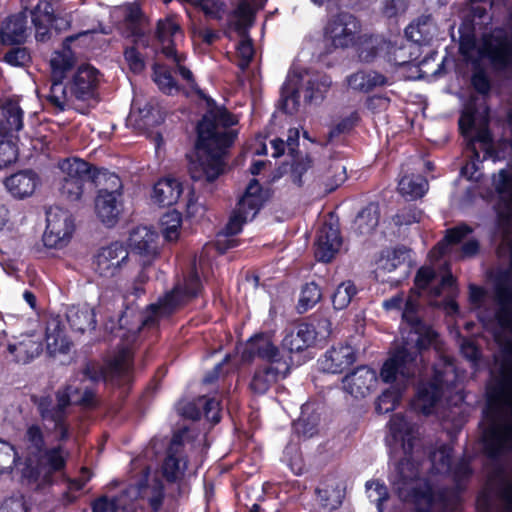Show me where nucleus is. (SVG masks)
<instances>
[{
    "instance_id": "7c9ffc66",
    "label": "nucleus",
    "mask_w": 512,
    "mask_h": 512,
    "mask_svg": "<svg viewBox=\"0 0 512 512\" xmlns=\"http://www.w3.org/2000/svg\"><path fill=\"white\" fill-rule=\"evenodd\" d=\"M189 459L186 453L167 451L161 465V473L168 483L183 480L188 469Z\"/></svg>"
},
{
    "instance_id": "338daca9",
    "label": "nucleus",
    "mask_w": 512,
    "mask_h": 512,
    "mask_svg": "<svg viewBox=\"0 0 512 512\" xmlns=\"http://www.w3.org/2000/svg\"><path fill=\"white\" fill-rule=\"evenodd\" d=\"M124 59L126 60L130 70L135 73H141L145 69V61L135 46L127 47L124 50Z\"/></svg>"
},
{
    "instance_id": "37998d69",
    "label": "nucleus",
    "mask_w": 512,
    "mask_h": 512,
    "mask_svg": "<svg viewBox=\"0 0 512 512\" xmlns=\"http://www.w3.org/2000/svg\"><path fill=\"white\" fill-rule=\"evenodd\" d=\"M322 298V291L319 285L312 281L305 283L301 288L300 297L297 304L299 313H305L312 309Z\"/></svg>"
},
{
    "instance_id": "6e6d98bb",
    "label": "nucleus",
    "mask_w": 512,
    "mask_h": 512,
    "mask_svg": "<svg viewBox=\"0 0 512 512\" xmlns=\"http://www.w3.org/2000/svg\"><path fill=\"white\" fill-rule=\"evenodd\" d=\"M3 60L13 67H29L32 63V56L27 47L15 46L4 54Z\"/></svg>"
},
{
    "instance_id": "4d7b16f0",
    "label": "nucleus",
    "mask_w": 512,
    "mask_h": 512,
    "mask_svg": "<svg viewBox=\"0 0 512 512\" xmlns=\"http://www.w3.org/2000/svg\"><path fill=\"white\" fill-rule=\"evenodd\" d=\"M293 163L291 165V178L294 184L298 187H302L304 184V174L313 166V159L309 154L304 157H293Z\"/></svg>"
},
{
    "instance_id": "0eeeda50",
    "label": "nucleus",
    "mask_w": 512,
    "mask_h": 512,
    "mask_svg": "<svg viewBox=\"0 0 512 512\" xmlns=\"http://www.w3.org/2000/svg\"><path fill=\"white\" fill-rule=\"evenodd\" d=\"M202 290L201 278L193 270L183 277V281L176 282L156 303L150 304L149 310L156 317H169L197 298Z\"/></svg>"
},
{
    "instance_id": "bf43d9fd",
    "label": "nucleus",
    "mask_w": 512,
    "mask_h": 512,
    "mask_svg": "<svg viewBox=\"0 0 512 512\" xmlns=\"http://www.w3.org/2000/svg\"><path fill=\"white\" fill-rule=\"evenodd\" d=\"M293 428L299 437L311 438L318 433V417L311 415L306 418H299L293 424Z\"/></svg>"
},
{
    "instance_id": "e2e57ef3",
    "label": "nucleus",
    "mask_w": 512,
    "mask_h": 512,
    "mask_svg": "<svg viewBox=\"0 0 512 512\" xmlns=\"http://www.w3.org/2000/svg\"><path fill=\"white\" fill-rule=\"evenodd\" d=\"M493 477L501 480V487L499 489V497L512 508V481L505 475V469L499 465L493 472Z\"/></svg>"
},
{
    "instance_id": "aec40b11",
    "label": "nucleus",
    "mask_w": 512,
    "mask_h": 512,
    "mask_svg": "<svg viewBox=\"0 0 512 512\" xmlns=\"http://www.w3.org/2000/svg\"><path fill=\"white\" fill-rule=\"evenodd\" d=\"M182 35L181 26L173 17L158 20L155 37L161 44V53L176 64L184 61V56L177 52L175 44L176 38Z\"/></svg>"
},
{
    "instance_id": "7ed1b4c3",
    "label": "nucleus",
    "mask_w": 512,
    "mask_h": 512,
    "mask_svg": "<svg viewBox=\"0 0 512 512\" xmlns=\"http://www.w3.org/2000/svg\"><path fill=\"white\" fill-rule=\"evenodd\" d=\"M24 439L29 452L23 476L31 483L42 480L46 484H51L56 474L66 470L69 451L62 445L47 447L44 432L39 424L29 425Z\"/></svg>"
},
{
    "instance_id": "de8ad7c7",
    "label": "nucleus",
    "mask_w": 512,
    "mask_h": 512,
    "mask_svg": "<svg viewBox=\"0 0 512 512\" xmlns=\"http://www.w3.org/2000/svg\"><path fill=\"white\" fill-rule=\"evenodd\" d=\"M402 398L400 389L390 387L384 390L377 398L375 403V411L378 414H386L392 412L399 405Z\"/></svg>"
},
{
    "instance_id": "13d9d810",
    "label": "nucleus",
    "mask_w": 512,
    "mask_h": 512,
    "mask_svg": "<svg viewBox=\"0 0 512 512\" xmlns=\"http://www.w3.org/2000/svg\"><path fill=\"white\" fill-rule=\"evenodd\" d=\"M360 121V116L357 111H353L350 115L347 117L341 119L335 126H333L327 137V142H332L335 138L340 136L341 134H346L351 132L354 127L358 124Z\"/></svg>"
},
{
    "instance_id": "2eb2a0df",
    "label": "nucleus",
    "mask_w": 512,
    "mask_h": 512,
    "mask_svg": "<svg viewBox=\"0 0 512 512\" xmlns=\"http://www.w3.org/2000/svg\"><path fill=\"white\" fill-rule=\"evenodd\" d=\"M113 189L107 188L99 189L95 199V211L100 221L107 227H113L119 219L123 209L122 197V182L117 175L110 177Z\"/></svg>"
},
{
    "instance_id": "4468645a",
    "label": "nucleus",
    "mask_w": 512,
    "mask_h": 512,
    "mask_svg": "<svg viewBox=\"0 0 512 512\" xmlns=\"http://www.w3.org/2000/svg\"><path fill=\"white\" fill-rule=\"evenodd\" d=\"M417 353L405 346L397 347L390 353L380 369V377L384 383L392 384L398 378L408 381L415 375Z\"/></svg>"
},
{
    "instance_id": "864d4df0",
    "label": "nucleus",
    "mask_w": 512,
    "mask_h": 512,
    "mask_svg": "<svg viewBox=\"0 0 512 512\" xmlns=\"http://www.w3.org/2000/svg\"><path fill=\"white\" fill-rule=\"evenodd\" d=\"M471 85L473 89L481 94L488 95L491 91V81L485 70L478 60L472 62Z\"/></svg>"
},
{
    "instance_id": "f03ea898",
    "label": "nucleus",
    "mask_w": 512,
    "mask_h": 512,
    "mask_svg": "<svg viewBox=\"0 0 512 512\" xmlns=\"http://www.w3.org/2000/svg\"><path fill=\"white\" fill-rule=\"evenodd\" d=\"M488 425L480 437L483 454L498 461L512 451V375H503L486 390Z\"/></svg>"
},
{
    "instance_id": "6ab92c4d",
    "label": "nucleus",
    "mask_w": 512,
    "mask_h": 512,
    "mask_svg": "<svg viewBox=\"0 0 512 512\" xmlns=\"http://www.w3.org/2000/svg\"><path fill=\"white\" fill-rule=\"evenodd\" d=\"M289 372L290 366L286 362L258 365L252 374L249 389L253 394L264 395L279 379L286 378Z\"/></svg>"
},
{
    "instance_id": "bb28decb",
    "label": "nucleus",
    "mask_w": 512,
    "mask_h": 512,
    "mask_svg": "<svg viewBox=\"0 0 512 512\" xmlns=\"http://www.w3.org/2000/svg\"><path fill=\"white\" fill-rule=\"evenodd\" d=\"M7 349L16 363L27 364L42 353L43 341L35 334H27L17 343L9 344Z\"/></svg>"
},
{
    "instance_id": "6e6552de",
    "label": "nucleus",
    "mask_w": 512,
    "mask_h": 512,
    "mask_svg": "<svg viewBox=\"0 0 512 512\" xmlns=\"http://www.w3.org/2000/svg\"><path fill=\"white\" fill-rule=\"evenodd\" d=\"M361 24L350 12L341 11L332 15L324 27L325 52L347 49L357 45Z\"/></svg>"
},
{
    "instance_id": "c756f323",
    "label": "nucleus",
    "mask_w": 512,
    "mask_h": 512,
    "mask_svg": "<svg viewBox=\"0 0 512 512\" xmlns=\"http://www.w3.org/2000/svg\"><path fill=\"white\" fill-rule=\"evenodd\" d=\"M24 111L17 101L7 100L2 107L0 119V137L8 138L22 130Z\"/></svg>"
},
{
    "instance_id": "e433bc0d",
    "label": "nucleus",
    "mask_w": 512,
    "mask_h": 512,
    "mask_svg": "<svg viewBox=\"0 0 512 512\" xmlns=\"http://www.w3.org/2000/svg\"><path fill=\"white\" fill-rule=\"evenodd\" d=\"M397 189L407 200H416L425 195L428 190V182L420 174H406L399 180Z\"/></svg>"
},
{
    "instance_id": "412c9836",
    "label": "nucleus",
    "mask_w": 512,
    "mask_h": 512,
    "mask_svg": "<svg viewBox=\"0 0 512 512\" xmlns=\"http://www.w3.org/2000/svg\"><path fill=\"white\" fill-rule=\"evenodd\" d=\"M511 273L509 270L501 272L495 280L494 293L499 309L496 319L501 327L512 326V286L509 285Z\"/></svg>"
},
{
    "instance_id": "f704fd0d",
    "label": "nucleus",
    "mask_w": 512,
    "mask_h": 512,
    "mask_svg": "<svg viewBox=\"0 0 512 512\" xmlns=\"http://www.w3.org/2000/svg\"><path fill=\"white\" fill-rule=\"evenodd\" d=\"M380 221V205L378 202L368 203L354 220V229L360 235L372 234Z\"/></svg>"
},
{
    "instance_id": "cd10ccee",
    "label": "nucleus",
    "mask_w": 512,
    "mask_h": 512,
    "mask_svg": "<svg viewBox=\"0 0 512 512\" xmlns=\"http://www.w3.org/2000/svg\"><path fill=\"white\" fill-rule=\"evenodd\" d=\"M158 234L147 226H137L130 232L128 241L131 249L142 256L154 257L157 254Z\"/></svg>"
},
{
    "instance_id": "8fccbe9b",
    "label": "nucleus",
    "mask_w": 512,
    "mask_h": 512,
    "mask_svg": "<svg viewBox=\"0 0 512 512\" xmlns=\"http://www.w3.org/2000/svg\"><path fill=\"white\" fill-rule=\"evenodd\" d=\"M357 294L355 284L348 280L339 284L332 295V305L336 310L348 307L353 297Z\"/></svg>"
},
{
    "instance_id": "39448f33",
    "label": "nucleus",
    "mask_w": 512,
    "mask_h": 512,
    "mask_svg": "<svg viewBox=\"0 0 512 512\" xmlns=\"http://www.w3.org/2000/svg\"><path fill=\"white\" fill-rule=\"evenodd\" d=\"M28 16L31 17V22L35 28L36 40L44 42L50 38L49 26H53L58 18L50 2L39 1L32 10L24 9L7 17L2 22L0 39L4 45H20L26 41Z\"/></svg>"
},
{
    "instance_id": "2f4dec72",
    "label": "nucleus",
    "mask_w": 512,
    "mask_h": 512,
    "mask_svg": "<svg viewBox=\"0 0 512 512\" xmlns=\"http://www.w3.org/2000/svg\"><path fill=\"white\" fill-rule=\"evenodd\" d=\"M64 79L50 77V85L47 93L42 94L38 91V97L44 98L45 105L54 113H60L66 110L68 106V83L64 84Z\"/></svg>"
},
{
    "instance_id": "774afa93",
    "label": "nucleus",
    "mask_w": 512,
    "mask_h": 512,
    "mask_svg": "<svg viewBox=\"0 0 512 512\" xmlns=\"http://www.w3.org/2000/svg\"><path fill=\"white\" fill-rule=\"evenodd\" d=\"M18 152L16 145L9 140L0 141V169L16 162Z\"/></svg>"
},
{
    "instance_id": "dca6fc26",
    "label": "nucleus",
    "mask_w": 512,
    "mask_h": 512,
    "mask_svg": "<svg viewBox=\"0 0 512 512\" xmlns=\"http://www.w3.org/2000/svg\"><path fill=\"white\" fill-rule=\"evenodd\" d=\"M256 358L265 361L264 364H282V356L279 348L273 343L267 332L253 334L245 343L241 352L244 363H252Z\"/></svg>"
},
{
    "instance_id": "79ce46f5",
    "label": "nucleus",
    "mask_w": 512,
    "mask_h": 512,
    "mask_svg": "<svg viewBox=\"0 0 512 512\" xmlns=\"http://www.w3.org/2000/svg\"><path fill=\"white\" fill-rule=\"evenodd\" d=\"M75 64L73 51H55L50 59L51 77L65 79L66 73L70 71Z\"/></svg>"
},
{
    "instance_id": "c85d7f7f",
    "label": "nucleus",
    "mask_w": 512,
    "mask_h": 512,
    "mask_svg": "<svg viewBox=\"0 0 512 512\" xmlns=\"http://www.w3.org/2000/svg\"><path fill=\"white\" fill-rule=\"evenodd\" d=\"M183 193V185L176 178L159 179L153 187L152 199L162 207L176 204Z\"/></svg>"
},
{
    "instance_id": "603ef678",
    "label": "nucleus",
    "mask_w": 512,
    "mask_h": 512,
    "mask_svg": "<svg viewBox=\"0 0 512 512\" xmlns=\"http://www.w3.org/2000/svg\"><path fill=\"white\" fill-rule=\"evenodd\" d=\"M386 42L376 36L365 37L358 47L359 58L366 63L372 62L383 49Z\"/></svg>"
},
{
    "instance_id": "f257e3e1",
    "label": "nucleus",
    "mask_w": 512,
    "mask_h": 512,
    "mask_svg": "<svg viewBox=\"0 0 512 512\" xmlns=\"http://www.w3.org/2000/svg\"><path fill=\"white\" fill-rule=\"evenodd\" d=\"M238 123L225 107H210L196 126L194 158L189 157V173L194 181H215L224 173L226 156L238 132L229 129Z\"/></svg>"
},
{
    "instance_id": "72a5a7b5",
    "label": "nucleus",
    "mask_w": 512,
    "mask_h": 512,
    "mask_svg": "<svg viewBox=\"0 0 512 512\" xmlns=\"http://www.w3.org/2000/svg\"><path fill=\"white\" fill-rule=\"evenodd\" d=\"M388 83V79L380 72L357 71L348 77V85L356 91L369 93L377 87H383Z\"/></svg>"
},
{
    "instance_id": "a19ab883",
    "label": "nucleus",
    "mask_w": 512,
    "mask_h": 512,
    "mask_svg": "<svg viewBox=\"0 0 512 512\" xmlns=\"http://www.w3.org/2000/svg\"><path fill=\"white\" fill-rule=\"evenodd\" d=\"M46 343L47 352L51 356H54L57 353H68L72 344L65 335V331L61 328L60 324H57L53 331H50V328H47Z\"/></svg>"
},
{
    "instance_id": "9b49d317",
    "label": "nucleus",
    "mask_w": 512,
    "mask_h": 512,
    "mask_svg": "<svg viewBox=\"0 0 512 512\" xmlns=\"http://www.w3.org/2000/svg\"><path fill=\"white\" fill-rule=\"evenodd\" d=\"M478 52L481 58L490 62L493 69L504 71L512 63V39L504 29L497 28L483 35Z\"/></svg>"
},
{
    "instance_id": "4be33fe9",
    "label": "nucleus",
    "mask_w": 512,
    "mask_h": 512,
    "mask_svg": "<svg viewBox=\"0 0 512 512\" xmlns=\"http://www.w3.org/2000/svg\"><path fill=\"white\" fill-rule=\"evenodd\" d=\"M376 382V372L367 365L356 367L342 379L344 391L355 398L369 394Z\"/></svg>"
},
{
    "instance_id": "3c124183",
    "label": "nucleus",
    "mask_w": 512,
    "mask_h": 512,
    "mask_svg": "<svg viewBox=\"0 0 512 512\" xmlns=\"http://www.w3.org/2000/svg\"><path fill=\"white\" fill-rule=\"evenodd\" d=\"M237 20L233 23L234 30L239 35H245L247 29L253 25L255 13L248 2H241L234 11Z\"/></svg>"
},
{
    "instance_id": "c9c22d12",
    "label": "nucleus",
    "mask_w": 512,
    "mask_h": 512,
    "mask_svg": "<svg viewBox=\"0 0 512 512\" xmlns=\"http://www.w3.org/2000/svg\"><path fill=\"white\" fill-rule=\"evenodd\" d=\"M495 191L499 195V202L506 210V213H499L501 221H511L512 213V173L506 169L499 171V180L495 184Z\"/></svg>"
},
{
    "instance_id": "a211bd4d",
    "label": "nucleus",
    "mask_w": 512,
    "mask_h": 512,
    "mask_svg": "<svg viewBox=\"0 0 512 512\" xmlns=\"http://www.w3.org/2000/svg\"><path fill=\"white\" fill-rule=\"evenodd\" d=\"M55 400L56 402L51 395L32 397V402L43 423L55 425L68 418V408L71 405L70 394L67 391H57Z\"/></svg>"
},
{
    "instance_id": "5fc2aeb1",
    "label": "nucleus",
    "mask_w": 512,
    "mask_h": 512,
    "mask_svg": "<svg viewBox=\"0 0 512 512\" xmlns=\"http://www.w3.org/2000/svg\"><path fill=\"white\" fill-rule=\"evenodd\" d=\"M154 81L159 89L167 94L172 95L179 91V86L173 77L171 71L166 67H158L154 69Z\"/></svg>"
},
{
    "instance_id": "423d86ee",
    "label": "nucleus",
    "mask_w": 512,
    "mask_h": 512,
    "mask_svg": "<svg viewBox=\"0 0 512 512\" xmlns=\"http://www.w3.org/2000/svg\"><path fill=\"white\" fill-rule=\"evenodd\" d=\"M478 116V105L476 99L472 98L464 104L458 119L459 133L466 142L465 149L467 152H472L477 160H479L477 144L480 145L481 151L487 155L494 153L493 135L489 128L488 113L486 112V114L481 116L479 125L476 128Z\"/></svg>"
},
{
    "instance_id": "f8f14e48",
    "label": "nucleus",
    "mask_w": 512,
    "mask_h": 512,
    "mask_svg": "<svg viewBox=\"0 0 512 512\" xmlns=\"http://www.w3.org/2000/svg\"><path fill=\"white\" fill-rule=\"evenodd\" d=\"M75 230L72 214L59 206L46 211V229L43 243L48 248H62L72 237Z\"/></svg>"
},
{
    "instance_id": "49530a36",
    "label": "nucleus",
    "mask_w": 512,
    "mask_h": 512,
    "mask_svg": "<svg viewBox=\"0 0 512 512\" xmlns=\"http://www.w3.org/2000/svg\"><path fill=\"white\" fill-rule=\"evenodd\" d=\"M300 93L296 85L285 82L281 87L280 106L279 108L289 115H293L298 111L300 102Z\"/></svg>"
},
{
    "instance_id": "680f3d73",
    "label": "nucleus",
    "mask_w": 512,
    "mask_h": 512,
    "mask_svg": "<svg viewBox=\"0 0 512 512\" xmlns=\"http://www.w3.org/2000/svg\"><path fill=\"white\" fill-rule=\"evenodd\" d=\"M388 426L390 434L394 440H398L399 437H403V435L413 429L410 423L406 420L405 416L401 413L392 415Z\"/></svg>"
},
{
    "instance_id": "393cba45",
    "label": "nucleus",
    "mask_w": 512,
    "mask_h": 512,
    "mask_svg": "<svg viewBox=\"0 0 512 512\" xmlns=\"http://www.w3.org/2000/svg\"><path fill=\"white\" fill-rule=\"evenodd\" d=\"M442 374L435 370L431 381L421 383L417 388L416 401L421 413L429 416L442 397Z\"/></svg>"
},
{
    "instance_id": "1a4fd4ad",
    "label": "nucleus",
    "mask_w": 512,
    "mask_h": 512,
    "mask_svg": "<svg viewBox=\"0 0 512 512\" xmlns=\"http://www.w3.org/2000/svg\"><path fill=\"white\" fill-rule=\"evenodd\" d=\"M62 169L66 175L60 191L61 195L70 202L80 200L85 183H96L100 173L97 167L79 158L65 161Z\"/></svg>"
},
{
    "instance_id": "0e129e2a",
    "label": "nucleus",
    "mask_w": 512,
    "mask_h": 512,
    "mask_svg": "<svg viewBox=\"0 0 512 512\" xmlns=\"http://www.w3.org/2000/svg\"><path fill=\"white\" fill-rule=\"evenodd\" d=\"M418 334L415 346L419 352L429 349L435 342L438 334L429 326L423 324L415 330Z\"/></svg>"
},
{
    "instance_id": "58836bf2",
    "label": "nucleus",
    "mask_w": 512,
    "mask_h": 512,
    "mask_svg": "<svg viewBox=\"0 0 512 512\" xmlns=\"http://www.w3.org/2000/svg\"><path fill=\"white\" fill-rule=\"evenodd\" d=\"M330 86L331 79L327 75L310 78L304 87V101L306 103H321Z\"/></svg>"
},
{
    "instance_id": "09e8293b",
    "label": "nucleus",
    "mask_w": 512,
    "mask_h": 512,
    "mask_svg": "<svg viewBox=\"0 0 512 512\" xmlns=\"http://www.w3.org/2000/svg\"><path fill=\"white\" fill-rule=\"evenodd\" d=\"M368 498L376 504L378 512L384 511V503L389 499V490L380 479L369 480L365 484Z\"/></svg>"
},
{
    "instance_id": "69168bd1",
    "label": "nucleus",
    "mask_w": 512,
    "mask_h": 512,
    "mask_svg": "<svg viewBox=\"0 0 512 512\" xmlns=\"http://www.w3.org/2000/svg\"><path fill=\"white\" fill-rule=\"evenodd\" d=\"M92 512H118L119 499L116 496L101 495L91 502Z\"/></svg>"
},
{
    "instance_id": "4c0bfd02",
    "label": "nucleus",
    "mask_w": 512,
    "mask_h": 512,
    "mask_svg": "<svg viewBox=\"0 0 512 512\" xmlns=\"http://www.w3.org/2000/svg\"><path fill=\"white\" fill-rule=\"evenodd\" d=\"M473 231V228L466 223H460L454 227L448 228L445 231L444 237L434 247V250H437L438 253L443 256L447 253L448 246L462 243Z\"/></svg>"
},
{
    "instance_id": "f3484780",
    "label": "nucleus",
    "mask_w": 512,
    "mask_h": 512,
    "mask_svg": "<svg viewBox=\"0 0 512 512\" xmlns=\"http://www.w3.org/2000/svg\"><path fill=\"white\" fill-rule=\"evenodd\" d=\"M129 252L124 244L112 242L102 247L93 260L94 270L101 277H114L121 271L122 265L126 264Z\"/></svg>"
},
{
    "instance_id": "ddd939ff",
    "label": "nucleus",
    "mask_w": 512,
    "mask_h": 512,
    "mask_svg": "<svg viewBox=\"0 0 512 512\" xmlns=\"http://www.w3.org/2000/svg\"><path fill=\"white\" fill-rule=\"evenodd\" d=\"M101 72L91 64H81L68 80L71 97L77 101L97 103L100 100Z\"/></svg>"
},
{
    "instance_id": "052dcab7",
    "label": "nucleus",
    "mask_w": 512,
    "mask_h": 512,
    "mask_svg": "<svg viewBox=\"0 0 512 512\" xmlns=\"http://www.w3.org/2000/svg\"><path fill=\"white\" fill-rule=\"evenodd\" d=\"M422 218V211L415 206L405 207L399 210L394 216L393 221L397 226L411 225L419 223Z\"/></svg>"
},
{
    "instance_id": "c03bdc74",
    "label": "nucleus",
    "mask_w": 512,
    "mask_h": 512,
    "mask_svg": "<svg viewBox=\"0 0 512 512\" xmlns=\"http://www.w3.org/2000/svg\"><path fill=\"white\" fill-rule=\"evenodd\" d=\"M160 222L164 238L167 241H176L180 235L182 214L176 209L169 210L161 217Z\"/></svg>"
},
{
    "instance_id": "473e14b6",
    "label": "nucleus",
    "mask_w": 512,
    "mask_h": 512,
    "mask_svg": "<svg viewBox=\"0 0 512 512\" xmlns=\"http://www.w3.org/2000/svg\"><path fill=\"white\" fill-rule=\"evenodd\" d=\"M66 319L73 331L84 333L94 330L97 324L96 314L88 305H72L67 309Z\"/></svg>"
},
{
    "instance_id": "a18cd8bd",
    "label": "nucleus",
    "mask_w": 512,
    "mask_h": 512,
    "mask_svg": "<svg viewBox=\"0 0 512 512\" xmlns=\"http://www.w3.org/2000/svg\"><path fill=\"white\" fill-rule=\"evenodd\" d=\"M106 371L109 379L123 378L131 371V359L127 349H121L107 364Z\"/></svg>"
},
{
    "instance_id": "a878e982",
    "label": "nucleus",
    "mask_w": 512,
    "mask_h": 512,
    "mask_svg": "<svg viewBox=\"0 0 512 512\" xmlns=\"http://www.w3.org/2000/svg\"><path fill=\"white\" fill-rule=\"evenodd\" d=\"M40 179L33 170L18 171L4 181L5 187L15 198L23 199L33 194Z\"/></svg>"
},
{
    "instance_id": "ea45409f",
    "label": "nucleus",
    "mask_w": 512,
    "mask_h": 512,
    "mask_svg": "<svg viewBox=\"0 0 512 512\" xmlns=\"http://www.w3.org/2000/svg\"><path fill=\"white\" fill-rule=\"evenodd\" d=\"M435 27L428 17L425 20H419L416 24H410L405 29V34L408 39L419 44L427 45L434 38Z\"/></svg>"
},
{
    "instance_id": "5701e85b",
    "label": "nucleus",
    "mask_w": 512,
    "mask_h": 512,
    "mask_svg": "<svg viewBox=\"0 0 512 512\" xmlns=\"http://www.w3.org/2000/svg\"><path fill=\"white\" fill-rule=\"evenodd\" d=\"M356 361V353L350 345H340L327 350L318 360L322 371L331 374H340Z\"/></svg>"
},
{
    "instance_id": "9d476101",
    "label": "nucleus",
    "mask_w": 512,
    "mask_h": 512,
    "mask_svg": "<svg viewBox=\"0 0 512 512\" xmlns=\"http://www.w3.org/2000/svg\"><path fill=\"white\" fill-rule=\"evenodd\" d=\"M263 205L262 186L257 179H251L225 225L226 235L235 236L239 234L243 225L248 220L254 219Z\"/></svg>"
},
{
    "instance_id": "b1692460",
    "label": "nucleus",
    "mask_w": 512,
    "mask_h": 512,
    "mask_svg": "<svg viewBox=\"0 0 512 512\" xmlns=\"http://www.w3.org/2000/svg\"><path fill=\"white\" fill-rule=\"evenodd\" d=\"M342 245V237L339 229L332 225H324L318 232L315 242L314 255L317 261L328 263L339 252Z\"/></svg>"
},
{
    "instance_id": "20e7f679",
    "label": "nucleus",
    "mask_w": 512,
    "mask_h": 512,
    "mask_svg": "<svg viewBox=\"0 0 512 512\" xmlns=\"http://www.w3.org/2000/svg\"><path fill=\"white\" fill-rule=\"evenodd\" d=\"M449 471L457 492H451L446 487L436 490L428 481L423 485L413 486L408 492L407 499L414 506L413 512H434L433 508L437 504L445 510L458 500V493L465 489L466 483L473 475L470 459L462 457L453 466L449 464Z\"/></svg>"
}]
</instances>
